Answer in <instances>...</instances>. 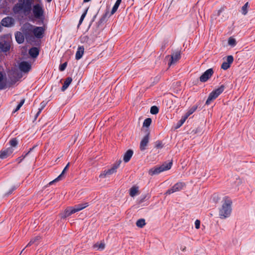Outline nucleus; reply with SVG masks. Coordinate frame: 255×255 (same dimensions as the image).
<instances>
[{"mask_svg": "<svg viewBox=\"0 0 255 255\" xmlns=\"http://www.w3.org/2000/svg\"><path fill=\"white\" fill-rule=\"evenodd\" d=\"M196 109V108L193 107L191 109H190L187 113L189 115H191Z\"/></svg>", "mask_w": 255, "mask_h": 255, "instance_id": "obj_37", "label": "nucleus"}, {"mask_svg": "<svg viewBox=\"0 0 255 255\" xmlns=\"http://www.w3.org/2000/svg\"><path fill=\"white\" fill-rule=\"evenodd\" d=\"M17 144V141L15 138H13L10 141V145L11 146L10 147L13 148V147H15Z\"/></svg>", "mask_w": 255, "mask_h": 255, "instance_id": "obj_32", "label": "nucleus"}, {"mask_svg": "<svg viewBox=\"0 0 255 255\" xmlns=\"http://www.w3.org/2000/svg\"><path fill=\"white\" fill-rule=\"evenodd\" d=\"M151 123V119L150 118L146 119L143 123V127L148 128Z\"/></svg>", "mask_w": 255, "mask_h": 255, "instance_id": "obj_29", "label": "nucleus"}, {"mask_svg": "<svg viewBox=\"0 0 255 255\" xmlns=\"http://www.w3.org/2000/svg\"><path fill=\"white\" fill-rule=\"evenodd\" d=\"M190 115L187 113H186L185 114V115L182 117V118L186 121V120L188 118V117Z\"/></svg>", "mask_w": 255, "mask_h": 255, "instance_id": "obj_40", "label": "nucleus"}, {"mask_svg": "<svg viewBox=\"0 0 255 255\" xmlns=\"http://www.w3.org/2000/svg\"><path fill=\"white\" fill-rule=\"evenodd\" d=\"M51 0H47V1L48 2H50Z\"/></svg>", "mask_w": 255, "mask_h": 255, "instance_id": "obj_49", "label": "nucleus"}, {"mask_svg": "<svg viewBox=\"0 0 255 255\" xmlns=\"http://www.w3.org/2000/svg\"><path fill=\"white\" fill-rule=\"evenodd\" d=\"M67 66V62H65L59 66V70L61 71H64Z\"/></svg>", "mask_w": 255, "mask_h": 255, "instance_id": "obj_35", "label": "nucleus"}, {"mask_svg": "<svg viewBox=\"0 0 255 255\" xmlns=\"http://www.w3.org/2000/svg\"><path fill=\"white\" fill-rule=\"evenodd\" d=\"M24 102H25V100L22 99L20 101V102L19 103V104L17 105L15 110L14 111V112H16L17 111H18L20 109V108L22 107V106L23 105V104L24 103Z\"/></svg>", "mask_w": 255, "mask_h": 255, "instance_id": "obj_33", "label": "nucleus"}, {"mask_svg": "<svg viewBox=\"0 0 255 255\" xmlns=\"http://www.w3.org/2000/svg\"><path fill=\"white\" fill-rule=\"evenodd\" d=\"M87 10H86L85 11V12L84 13H83L82 14V15H81V18H80V20H79V25L81 24L82 23L83 20H84V18H85V16H86V14H87Z\"/></svg>", "mask_w": 255, "mask_h": 255, "instance_id": "obj_34", "label": "nucleus"}, {"mask_svg": "<svg viewBox=\"0 0 255 255\" xmlns=\"http://www.w3.org/2000/svg\"><path fill=\"white\" fill-rule=\"evenodd\" d=\"M184 185H185L184 183H183L182 182L177 183L175 184L171 189L168 190L166 191L165 194H170L174 192L179 191L183 188Z\"/></svg>", "mask_w": 255, "mask_h": 255, "instance_id": "obj_9", "label": "nucleus"}, {"mask_svg": "<svg viewBox=\"0 0 255 255\" xmlns=\"http://www.w3.org/2000/svg\"><path fill=\"white\" fill-rule=\"evenodd\" d=\"M13 151V148L12 147H9L7 149L2 150L0 153V158L1 159H4L10 156Z\"/></svg>", "mask_w": 255, "mask_h": 255, "instance_id": "obj_15", "label": "nucleus"}, {"mask_svg": "<svg viewBox=\"0 0 255 255\" xmlns=\"http://www.w3.org/2000/svg\"><path fill=\"white\" fill-rule=\"evenodd\" d=\"M70 165V163H68L67 165L65 166V167L64 168V169L63 170L62 173L56 178H55L54 180H53V181L50 182L49 183V185H52L53 183L55 182H57L60 180H61L63 177H64V174H65V173L66 172V171H67V170L68 169V167H69V166Z\"/></svg>", "mask_w": 255, "mask_h": 255, "instance_id": "obj_16", "label": "nucleus"}, {"mask_svg": "<svg viewBox=\"0 0 255 255\" xmlns=\"http://www.w3.org/2000/svg\"><path fill=\"white\" fill-rule=\"evenodd\" d=\"M172 162L165 163L160 166H156L151 168L148 171V174L151 176L159 174L160 173L168 170L171 167Z\"/></svg>", "mask_w": 255, "mask_h": 255, "instance_id": "obj_5", "label": "nucleus"}, {"mask_svg": "<svg viewBox=\"0 0 255 255\" xmlns=\"http://www.w3.org/2000/svg\"><path fill=\"white\" fill-rule=\"evenodd\" d=\"M38 240V237H36V238L32 239V240H33V243H34L36 240Z\"/></svg>", "mask_w": 255, "mask_h": 255, "instance_id": "obj_44", "label": "nucleus"}, {"mask_svg": "<svg viewBox=\"0 0 255 255\" xmlns=\"http://www.w3.org/2000/svg\"><path fill=\"white\" fill-rule=\"evenodd\" d=\"M149 137L148 135L145 136L141 140L140 143V148L141 150H144L148 142Z\"/></svg>", "mask_w": 255, "mask_h": 255, "instance_id": "obj_18", "label": "nucleus"}, {"mask_svg": "<svg viewBox=\"0 0 255 255\" xmlns=\"http://www.w3.org/2000/svg\"><path fill=\"white\" fill-rule=\"evenodd\" d=\"M223 10H224V9H223V8H221V9L218 11V14L219 15V14H220V12L222 11Z\"/></svg>", "mask_w": 255, "mask_h": 255, "instance_id": "obj_45", "label": "nucleus"}, {"mask_svg": "<svg viewBox=\"0 0 255 255\" xmlns=\"http://www.w3.org/2000/svg\"><path fill=\"white\" fill-rule=\"evenodd\" d=\"M138 194V188L137 187H132L129 190V195L131 197H134Z\"/></svg>", "mask_w": 255, "mask_h": 255, "instance_id": "obj_24", "label": "nucleus"}, {"mask_svg": "<svg viewBox=\"0 0 255 255\" xmlns=\"http://www.w3.org/2000/svg\"><path fill=\"white\" fill-rule=\"evenodd\" d=\"M20 3L16 4L13 7V11L15 12H18L22 10L24 12L29 11L31 8L32 0H19Z\"/></svg>", "mask_w": 255, "mask_h": 255, "instance_id": "obj_3", "label": "nucleus"}, {"mask_svg": "<svg viewBox=\"0 0 255 255\" xmlns=\"http://www.w3.org/2000/svg\"><path fill=\"white\" fill-rule=\"evenodd\" d=\"M3 78V75L0 72V82L2 80Z\"/></svg>", "mask_w": 255, "mask_h": 255, "instance_id": "obj_42", "label": "nucleus"}, {"mask_svg": "<svg viewBox=\"0 0 255 255\" xmlns=\"http://www.w3.org/2000/svg\"><path fill=\"white\" fill-rule=\"evenodd\" d=\"M41 110H42V109H39V111L37 113V116H38V115L40 114V113L41 112Z\"/></svg>", "mask_w": 255, "mask_h": 255, "instance_id": "obj_47", "label": "nucleus"}, {"mask_svg": "<svg viewBox=\"0 0 255 255\" xmlns=\"http://www.w3.org/2000/svg\"><path fill=\"white\" fill-rule=\"evenodd\" d=\"M24 34L22 32H17L15 33V39L18 43H21L24 41Z\"/></svg>", "mask_w": 255, "mask_h": 255, "instance_id": "obj_20", "label": "nucleus"}, {"mask_svg": "<svg viewBox=\"0 0 255 255\" xmlns=\"http://www.w3.org/2000/svg\"><path fill=\"white\" fill-rule=\"evenodd\" d=\"M133 154V151L131 150H128L124 154V160L125 162H128Z\"/></svg>", "mask_w": 255, "mask_h": 255, "instance_id": "obj_21", "label": "nucleus"}, {"mask_svg": "<svg viewBox=\"0 0 255 255\" xmlns=\"http://www.w3.org/2000/svg\"><path fill=\"white\" fill-rule=\"evenodd\" d=\"M84 47L83 46H79L76 51L75 58L76 60L80 59L84 53Z\"/></svg>", "mask_w": 255, "mask_h": 255, "instance_id": "obj_17", "label": "nucleus"}, {"mask_svg": "<svg viewBox=\"0 0 255 255\" xmlns=\"http://www.w3.org/2000/svg\"><path fill=\"white\" fill-rule=\"evenodd\" d=\"M158 109L156 106H152L150 108V113L152 114H157L158 113Z\"/></svg>", "mask_w": 255, "mask_h": 255, "instance_id": "obj_30", "label": "nucleus"}, {"mask_svg": "<svg viewBox=\"0 0 255 255\" xmlns=\"http://www.w3.org/2000/svg\"><path fill=\"white\" fill-rule=\"evenodd\" d=\"M29 152H30V151H29L27 153H26V154H25V155H24V156H21V157H20L19 158V161L18 162H21V161H22V159H23L25 157V156H26V155H27V154H28Z\"/></svg>", "mask_w": 255, "mask_h": 255, "instance_id": "obj_39", "label": "nucleus"}, {"mask_svg": "<svg viewBox=\"0 0 255 255\" xmlns=\"http://www.w3.org/2000/svg\"><path fill=\"white\" fill-rule=\"evenodd\" d=\"M224 86L221 85L220 87L212 91L210 94L206 104L209 105L213 100L216 99L224 91Z\"/></svg>", "mask_w": 255, "mask_h": 255, "instance_id": "obj_6", "label": "nucleus"}, {"mask_svg": "<svg viewBox=\"0 0 255 255\" xmlns=\"http://www.w3.org/2000/svg\"><path fill=\"white\" fill-rule=\"evenodd\" d=\"M91 0H84V2H88L89 1H90Z\"/></svg>", "mask_w": 255, "mask_h": 255, "instance_id": "obj_48", "label": "nucleus"}, {"mask_svg": "<svg viewBox=\"0 0 255 255\" xmlns=\"http://www.w3.org/2000/svg\"><path fill=\"white\" fill-rule=\"evenodd\" d=\"M249 6V2H246L242 7V13L244 15H246L248 13V8Z\"/></svg>", "mask_w": 255, "mask_h": 255, "instance_id": "obj_28", "label": "nucleus"}, {"mask_svg": "<svg viewBox=\"0 0 255 255\" xmlns=\"http://www.w3.org/2000/svg\"><path fill=\"white\" fill-rule=\"evenodd\" d=\"M200 222L198 220H196L195 222V228L198 229L200 228Z\"/></svg>", "mask_w": 255, "mask_h": 255, "instance_id": "obj_36", "label": "nucleus"}, {"mask_svg": "<svg viewBox=\"0 0 255 255\" xmlns=\"http://www.w3.org/2000/svg\"><path fill=\"white\" fill-rule=\"evenodd\" d=\"M180 123V125H182L185 122V120L182 117L181 120L179 121Z\"/></svg>", "mask_w": 255, "mask_h": 255, "instance_id": "obj_41", "label": "nucleus"}, {"mask_svg": "<svg viewBox=\"0 0 255 255\" xmlns=\"http://www.w3.org/2000/svg\"><path fill=\"white\" fill-rule=\"evenodd\" d=\"M122 1V0H117L115 4H114L112 11H111V14H113L118 9L121 2Z\"/></svg>", "mask_w": 255, "mask_h": 255, "instance_id": "obj_26", "label": "nucleus"}, {"mask_svg": "<svg viewBox=\"0 0 255 255\" xmlns=\"http://www.w3.org/2000/svg\"><path fill=\"white\" fill-rule=\"evenodd\" d=\"M38 2L34 5L33 7V13L36 18H40L43 14V4L41 0H36Z\"/></svg>", "mask_w": 255, "mask_h": 255, "instance_id": "obj_8", "label": "nucleus"}, {"mask_svg": "<svg viewBox=\"0 0 255 255\" xmlns=\"http://www.w3.org/2000/svg\"><path fill=\"white\" fill-rule=\"evenodd\" d=\"M25 38L28 41H33L34 38L41 39L44 36L46 27L36 26L29 23L24 24L21 28Z\"/></svg>", "mask_w": 255, "mask_h": 255, "instance_id": "obj_1", "label": "nucleus"}, {"mask_svg": "<svg viewBox=\"0 0 255 255\" xmlns=\"http://www.w3.org/2000/svg\"><path fill=\"white\" fill-rule=\"evenodd\" d=\"M181 57L180 52L179 51L173 53L171 56V61L168 63L169 66L175 64Z\"/></svg>", "mask_w": 255, "mask_h": 255, "instance_id": "obj_13", "label": "nucleus"}, {"mask_svg": "<svg viewBox=\"0 0 255 255\" xmlns=\"http://www.w3.org/2000/svg\"><path fill=\"white\" fill-rule=\"evenodd\" d=\"M72 81V79L71 77H68L66 79L64 84L61 88V90L62 91H64L67 89V88L68 87V86L70 85V84L71 83Z\"/></svg>", "mask_w": 255, "mask_h": 255, "instance_id": "obj_22", "label": "nucleus"}, {"mask_svg": "<svg viewBox=\"0 0 255 255\" xmlns=\"http://www.w3.org/2000/svg\"><path fill=\"white\" fill-rule=\"evenodd\" d=\"M19 69L24 72H27L31 69V64L25 61L21 62L19 64Z\"/></svg>", "mask_w": 255, "mask_h": 255, "instance_id": "obj_12", "label": "nucleus"}, {"mask_svg": "<svg viewBox=\"0 0 255 255\" xmlns=\"http://www.w3.org/2000/svg\"><path fill=\"white\" fill-rule=\"evenodd\" d=\"M94 248L97 250L102 251L105 248V244L103 242L97 243L94 245Z\"/></svg>", "mask_w": 255, "mask_h": 255, "instance_id": "obj_25", "label": "nucleus"}, {"mask_svg": "<svg viewBox=\"0 0 255 255\" xmlns=\"http://www.w3.org/2000/svg\"><path fill=\"white\" fill-rule=\"evenodd\" d=\"M29 53L31 57H36L39 54V50L37 48L33 47L29 50Z\"/></svg>", "mask_w": 255, "mask_h": 255, "instance_id": "obj_23", "label": "nucleus"}, {"mask_svg": "<svg viewBox=\"0 0 255 255\" xmlns=\"http://www.w3.org/2000/svg\"><path fill=\"white\" fill-rule=\"evenodd\" d=\"M182 125H180V123H179V122H178V124H177V128H179L180 127H181Z\"/></svg>", "mask_w": 255, "mask_h": 255, "instance_id": "obj_46", "label": "nucleus"}, {"mask_svg": "<svg viewBox=\"0 0 255 255\" xmlns=\"http://www.w3.org/2000/svg\"><path fill=\"white\" fill-rule=\"evenodd\" d=\"M214 72L212 68L207 70L200 77V81L205 82L212 76Z\"/></svg>", "mask_w": 255, "mask_h": 255, "instance_id": "obj_10", "label": "nucleus"}, {"mask_svg": "<svg viewBox=\"0 0 255 255\" xmlns=\"http://www.w3.org/2000/svg\"><path fill=\"white\" fill-rule=\"evenodd\" d=\"M233 60L234 58L232 55L228 56L224 62L222 63L221 68L224 70L228 69L233 63Z\"/></svg>", "mask_w": 255, "mask_h": 255, "instance_id": "obj_11", "label": "nucleus"}, {"mask_svg": "<svg viewBox=\"0 0 255 255\" xmlns=\"http://www.w3.org/2000/svg\"><path fill=\"white\" fill-rule=\"evenodd\" d=\"M87 206H88V204L87 203H85L83 204L77 205L74 207H68L64 211V212L62 215L61 218H65L70 216L72 214L84 209Z\"/></svg>", "mask_w": 255, "mask_h": 255, "instance_id": "obj_4", "label": "nucleus"}, {"mask_svg": "<svg viewBox=\"0 0 255 255\" xmlns=\"http://www.w3.org/2000/svg\"><path fill=\"white\" fill-rule=\"evenodd\" d=\"M122 161L121 160L117 161L111 169L104 171L101 173L99 177L101 178H105L109 177L111 175L116 172L117 169L119 167Z\"/></svg>", "mask_w": 255, "mask_h": 255, "instance_id": "obj_7", "label": "nucleus"}, {"mask_svg": "<svg viewBox=\"0 0 255 255\" xmlns=\"http://www.w3.org/2000/svg\"><path fill=\"white\" fill-rule=\"evenodd\" d=\"M33 243H33V240H31V241L29 242V243L27 244V246H31V245L32 244H33Z\"/></svg>", "mask_w": 255, "mask_h": 255, "instance_id": "obj_43", "label": "nucleus"}, {"mask_svg": "<svg viewBox=\"0 0 255 255\" xmlns=\"http://www.w3.org/2000/svg\"><path fill=\"white\" fill-rule=\"evenodd\" d=\"M156 147L158 148H161L162 147V143L160 142H157L156 144Z\"/></svg>", "mask_w": 255, "mask_h": 255, "instance_id": "obj_38", "label": "nucleus"}, {"mask_svg": "<svg viewBox=\"0 0 255 255\" xmlns=\"http://www.w3.org/2000/svg\"><path fill=\"white\" fill-rule=\"evenodd\" d=\"M136 225L138 227L142 228L145 225V220L141 219L137 220Z\"/></svg>", "mask_w": 255, "mask_h": 255, "instance_id": "obj_27", "label": "nucleus"}, {"mask_svg": "<svg viewBox=\"0 0 255 255\" xmlns=\"http://www.w3.org/2000/svg\"><path fill=\"white\" fill-rule=\"evenodd\" d=\"M228 44H229V45H230L232 46H235V45L236 44V39L232 37H230L228 40Z\"/></svg>", "mask_w": 255, "mask_h": 255, "instance_id": "obj_31", "label": "nucleus"}, {"mask_svg": "<svg viewBox=\"0 0 255 255\" xmlns=\"http://www.w3.org/2000/svg\"><path fill=\"white\" fill-rule=\"evenodd\" d=\"M185 249V248H183L182 251H184Z\"/></svg>", "mask_w": 255, "mask_h": 255, "instance_id": "obj_50", "label": "nucleus"}, {"mask_svg": "<svg viewBox=\"0 0 255 255\" xmlns=\"http://www.w3.org/2000/svg\"><path fill=\"white\" fill-rule=\"evenodd\" d=\"M1 23L2 26L9 27L13 24L14 19L10 17L7 16L2 19Z\"/></svg>", "mask_w": 255, "mask_h": 255, "instance_id": "obj_14", "label": "nucleus"}, {"mask_svg": "<svg viewBox=\"0 0 255 255\" xmlns=\"http://www.w3.org/2000/svg\"><path fill=\"white\" fill-rule=\"evenodd\" d=\"M10 48V44L9 42L2 41L0 42V49L4 52L8 51Z\"/></svg>", "mask_w": 255, "mask_h": 255, "instance_id": "obj_19", "label": "nucleus"}, {"mask_svg": "<svg viewBox=\"0 0 255 255\" xmlns=\"http://www.w3.org/2000/svg\"><path fill=\"white\" fill-rule=\"evenodd\" d=\"M232 200L228 197H225L222 200V204L219 209V217L222 219L228 218L232 213Z\"/></svg>", "mask_w": 255, "mask_h": 255, "instance_id": "obj_2", "label": "nucleus"}]
</instances>
